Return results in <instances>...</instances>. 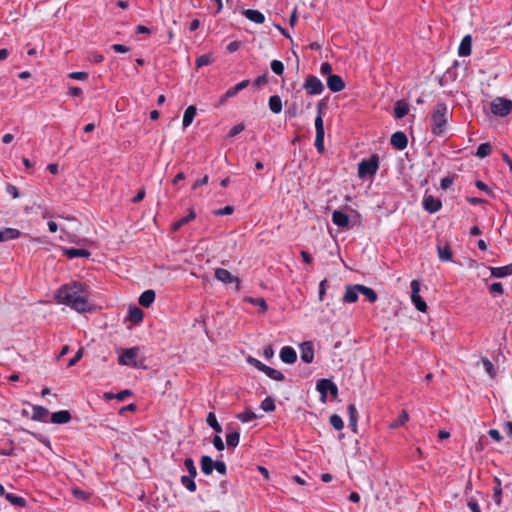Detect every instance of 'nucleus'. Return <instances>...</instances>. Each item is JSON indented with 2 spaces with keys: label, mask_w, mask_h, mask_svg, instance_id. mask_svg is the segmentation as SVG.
I'll return each mask as SVG.
<instances>
[{
  "label": "nucleus",
  "mask_w": 512,
  "mask_h": 512,
  "mask_svg": "<svg viewBox=\"0 0 512 512\" xmlns=\"http://www.w3.org/2000/svg\"><path fill=\"white\" fill-rule=\"evenodd\" d=\"M489 291L492 294H500L502 295L504 293L503 286L500 282H494L490 285Z\"/></svg>",
  "instance_id": "obj_55"
},
{
  "label": "nucleus",
  "mask_w": 512,
  "mask_h": 512,
  "mask_svg": "<svg viewBox=\"0 0 512 512\" xmlns=\"http://www.w3.org/2000/svg\"><path fill=\"white\" fill-rule=\"evenodd\" d=\"M408 420H409L408 413L405 410H403L401 412V414L398 416V418L390 424V428L396 429V428L404 425Z\"/></svg>",
  "instance_id": "obj_43"
},
{
  "label": "nucleus",
  "mask_w": 512,
  "mask_h": 512,
  "mask_svg": "<svg viewBox=\"0 0 512 512\" xmlns=\"http://www.w3.org/2000/svg\"><path fill=\"white\" fill-rule=\"evenodd\" d=\"M213 445L218 451L224 450V443L220 436L216 435L213 439Z\"/></svg>",
  "instance_id": "obj_64"
},
{
  "label": "nucleus",
  "mask_w": 512,
  "mask_h": 512,
  "mask_svg": "<svg viewBox=\"0 0 512 512\" xmlns=\"http://www.w3.org/2000/svg\"><path fill=\"white\" fill-rule=\"evenodd\" d=\"M493 482V500L499 506L502 503V484L501 480L498 477H495Z\"/></svg>",
  "instance_id": "obj_30"
},
{
  "label": "nucleus",
  "mask_w": 512,
  "mask_h": 512,
  "mask_svg": "<svg viewBox=\"0 0 512 512\" xmlns=\"http://www.w3.org/2000/svg\"><path fill=\"white\" fill-rule=\"evenodd\" d=\"M248 362L252 366H254L256 369H258L259 371L265 373L269 378H271L273 380L282 381L285 378L284 374L281 371L276 370V369H274V368H272L270 366L265 365L264 363H262L261 361H259L256 358L249 357L248 358Z\"/></svg>",
  "instance_id": "obj_5"
},
{
  "label": "nucleus",
  "mask_w": 512,
  "mask_h": 512,
  "mask_svg": "<svg viewBox=\"0 0 512 512\" xmlns=\"http://www.w3.org/2000/svg\"><path fill=\"white\" fill-rule=\"evenodd\" d=\"M233 212H234V207L227 205L223 208L216 210L214 213H215V215H218V216H224V215H230Z\"/></svg>",
  "instance_id": "obj_57"
},
{
  "label": "nucleus",
  "mask_w": 512,
  "mask_h": 512,
  "mask_svg": "<svg viewBox=\"0 0 512 512\" xmlns=\"http://www.w3.org/2000/svg\"><path fill=\"white\" fill-rule=\"evenodd\" d=\"M327 86L332 92H340L345 88V83L339 75L333 74L329 75Z\"/></svg>",
  "instance_id": "obj_14"
},
{
  "label": "nucleus",
  "mask_w": 512,
  "mask_h": 512,
  "mask_svg": "<svg viewBox=\"0 0 512 512\" xmlns=\"http://www.w3.org/2000/svg\"><path fill=\"white\" fill-rule=\"evenodd\" d=\"M72 494L78 498V499H81V500H88L89 499V493L85 492L84 490L78 488V487H75V488H72Z\"/></svg>",
  "instance_id": "obj_54"
},
{
  "label": "nucleus",
  "mask_w": 512,
  "mask_h": 512,
  "mask_svg": "<svg viewBox=\"0 0 512 512\" xmlns=\"http://www.w3.org/2000/svg\"><path fill=\"white\" fill-rule=\"evenodd\" d=\"M437 252L438 257L441 261H451L452 260V250L448 243H445L444 245L438 244L437 245Z\"/></svg>",
  "instance_id": "obj_25"
},
{
  "label": "nucleus",
  "mask_w": 512,
  "mask_h": 512,
  "mask_svg": "<svg viewBox=\"0 0 512 512\" xmlns=\"http://www.w3.org/2000/svg\"><path fill=\"white\" fill-rule=\"evenodd\" d=\"M249 84H250L249 80H243V81L237 83L236 85H234L233 87H230L226 91V96H230L231 98L236 96L240 91L247 88L249 86Z\"/></svg>",
  "instance_id": "obj_33"
},
{
  "label": "nucleus",
  "mask_w": 512,
  "mask_h": 512,
  "mask_svg": "<svg viewBox=\"0 0 512 512\" xmlns=\"http://www.w3.org/2000/svg\"><path fill=\"white\" fill-rule=\"evenodd\" d=\"M490 271H491V275L492 276L498 277V278L506 277V276L511 275L507 265L506 266H502V267H492L490 269Z\"/></svg>",
  "instance_id": "obj_41"
},
{
  "label": "nucleus",
  "mask_w": 512,
  "mask_h": 512,
  "mask_svg": "<svg viewBox=\"0 0 512 512\" xmlns=\"http://www.w3.org/2000/svg\"><path fill=\"white\" fill-rule=\"evenodd\" d=\"M471 46H472V37L471 35H466L461 40V43L458 48L459 56L466 57L471 55Z\"/></svg>",
  "instance_id": "obj_18"
},
{
  "label": "nucleus",
  "mask_w": 512,
  "mask_h": 512,
  "mask_svg": "<svg viewBox=\"0 0 512 512\" xmlns=\"http://www.w3.org/2000/svg\"><path fill=\"white\" fill-rule=\"evenodd\" d=\"M271 70L276 75H282L283 72H284V64L281 61H279V60H273L271 62Z\"/></svg>",
  "instance_id": "obj_53"
},
{
  "label": "nucleus",
  "mask_w": 512,
  "mask_h": 512,
  "mask_svg": "<svg viewBox=\"0 0 512 512\" xmlns=\"http://www.w3.org/2000/svg\"><path fill=\"white\" fill-rule=\"evenodd\" d=\"M215 278L224 283V284H230L235 283V289L239 291L241 289L240 280L238 277L232 275L227 269L224 268H217L214 272Z\"/></svg>",
  "instance_id": "obj_9"
},
{
  "label": "nucleus",
  "mask_w": 512,
  "mask_h": 512,
  "mask_svg": "<svg viewBox=\"0 0 512 512\" xmlns=\"http://www.w3.org/2000/svg\"><path fill=\"white\" fill-rule=\"evenodd\" d=\"M236 418L243 423H247L255 420L257 418V415L251 409H247L244 412L237 414Z\"/></svg>",
  "instance_id": "obj_39"
},
{
  "label": "nucleus",
  "mask_w": 512,
  "mask_h": 512,
  "mask_svg": "<svg viewBox=\"0 0 512 512\" xmlns=\"http://www.w3.org/2000/svg\"><path fill=\"white\" fill-rule=\"evenodd\" d=\"M214 469L222 475L227 472L226 464L223 461H214Z\"/></svg>",
  "instance_id": "obj_60"
},
{
  "label": "nucleus",
  "mask_w": 512,
  "mask_h": 512,
  "mask_svg": "<svg viewBox=\"0 0 512 512\" xmlns=\"http://www.w3.org/2000/svg\"><path fill=\"white\" fill-rule=\"evenodd\" d=\"M357 288V284L346 286L343 301L346 303H355L358 300V293H360V291L357 290Z\"/></svg>",
  "instance_id": "obj_21"
},
{
  "label": "nucleus",
  "mask_w": 512,
  "mask_h": 512,
  "mask_svg": "<svg viewBox=\"0 0 512 512\" xmlns=\"http://www.w3.org/2000/svg\"><path fill=\"white\" fill-rule=\"evenodd\" d=\"M83 356V349L80 348L77 353L75 354V356L73 358H71L68 362V367H72L74 366Z\"/></svg>",
  "instance_id": "obj_61"
},
{
  "label": "nucleus",
  "mask_w": 512,
  "mask_h": 512,
  "mask_svg": "<svg viewBox=\"0 0 512 512\" xmlns=\"http://www.w3.org/2000/svg\"><path fill=\"white\" fill-rule=\"evenodd\" d=\"M195 217H196V214H195L194 210L190 209L189 213L186 216L180 218L178 221L173 223V230L176 231V230L180 229L183 225H186L190 221L194 220Z\"/></svg>",
  "instance_id": "obj_34"
},
{
  "label": "nucleus",
  "mask_w": 512,
  "mask_h": 512,
  "mask_svg": "<svg viewBox=\"0 0 512 512\" xmlns=\"http://www.w3.org/2000/svg\"><path fill=\"white\" fill-rule=\"evenodd\" d=\"M316 389L320 393V400L324 403L327 399V394L330 393L332 397H337L338 387L330 379H320L317 381Z\"/></svg>",
  "instance_id": "obj_4"
},
{
  "label": "nucleus",
  "mask_w": 512,
  "mask_h": 512,
  "mask_svg": "<svg viewBox=\"0 0 512 512\" xmlns=\"http://www.w3.org/2000/svg\"><path fill=\"white\" fill-rule=\"evenodd\" d=\"M321 107H322V102H319L318 103V115L315 119L316 133H325L323 119H322V113H321Z\"/></svg>",
  "instance_id": "obj_44"
},
{
  "label": "nucleus",
  "mask_w": 512,
  "mask_h": 512,
  "mask_svg": "<svg viewBox=\"0 0 512 512\" xmlns=\"http://www.w3.org/2000/svg\"><path fill=\"white\" fill-rule=\"evenodd\" d=\"M243 15L248 20H250V21H252L254 23H257V24H262L265 21L264 14L261 13L260 11H258V10L246 9V10L243 11Z\"/></svg>",
  "instance_id": "obj_23"
},
{
  "label": "nucleus",
  "mask_w": 512,
  "mask_h": 512,
  "mask_svg": "<svg viewBox=\"0 0 512 512\" xmlns=\"http://www.w3.org/2000/svg\"><path fill=\"white\" fill-rule=\"evenodd\" d=\"M300 357L301 360L307 364L313 362L314 349L311 342H304L300 345Z\"/></svg>",
  "instance_id": "obj_12"
},
{
  "label": "nucleus",
  "mask_w": 512,
  "mask_h": 512,
  "mask_svg": "<svg viewBox=\"0 0 512 512\" xmlns=\"http://www.w3.org/2000/svg\"><path fill=\"white\" fill-rule=\"evenodd\" d=\"M244 125L243 124H237L235 125L234 127H232L229 131V137H234L236 135H238L240 132H242L244 130Z\"/></svg>",
  "instance_id": "obj_63"
},
{
  "label": "nucleus",
  "mask_w": 512,
  "mask_h": 512,
  "mask_svg": "<svg viewBox=\"0 0 512 512\" xmlns=\"http://www.w3.org/2000/svg\"><path fill=\"white\" fill-rule=\"evenodd\" d=\"M452 117V110L444 102H438L431 114V132L435 136H443Z\"/></svg>",
  "instance_id": "obj_2"
},
{
  "label": "nucleus",
  "mask_w": 512,
  "mask_h": 512,
  "mask_svg": "<svg viewBox=\"0 0 512 512\" xmlns=\"http://www.w3.org/2000/svg\"><path fill=\"white\" fill-rule=\"evenodd\" d=\"M328 282L326 279L322 280L319 284V300L322 301L326 293Z\"/></svg>",
  "instance_id": "obj_62"
},
{
  "label": "nucleus",
  "mask_w": 512,
  "mask_h": 512,
  "mask_svg": "<svg viewBox=\"0 0 512 512\" xmlns=\"http://www.w3.org/2000/svg\"><path fill=\"white\" fill-rule=\"evenodd\" d=\"M184 465L187 468L188 473H189V475H191V477L197 476V469L195 467V464H194V461L192 458H186L184 460Z\"/></svg>",
  "instance_id": "obj_51"
},
{
  "label": "nucleus",
  "mask_w": 512,
  "mask_h": 512,
  "mask_svg": "<svg viewBox=\"0 0 512 512\" xmlns=\"http://www.w3.org/2000/svg\"><path fill=\"white\" fill-rule=\"evenodd\" d=\"M491 112L499 117H505L512 111V100L498 97L491 102Z\"/></svg>",
  "instance_id": "obj_6"
},
{
  "label": "nucleus",
  "mask_w": 512,
  "mask_h": 512,
  "mask_svg": "<svg viewBox=\"0 0 512 512\" xmlns=\"http://www.w3.org/2000/svg\"><path fill=\"white\" fill-rule=\"evenodd\" d=\"M240 434L239 432H231L226 435V443L228 447H236L239 444Z\"/></svg>",
  "instance_id": "obj_47"
},
{
  "label": "nucleus",
  "mask_w": 512,
  "mask_h": 512,
  "mask_svg": "<svg viewBox=\"0 0 512 512\" xmlns=\"http://www.w3.org/2000/svg\"><path fill=\"white\" fill-rule=\"evenodd\" d=\"M71 418V413L68 410H60L52 413L51 422L54 424H66Z\"/></svg>",
  "instance_id": "obj_16"
},
{
  "label": "nucleus",
  "mask_w": 512,
  "mask_h": 512,
  "mask_svg": "<svg viewBox=\"0 0 512 512\" xmlns=\"http://www.w3.org/2000/svg\"><path fill=\"white\" fill-rule=\"evenodd\" d=\"M467 506L469 507L471 512H481L479 504L475 498L468 499Z\"/></svg>",
  "instance_id": "obj_58"
},
{
  "label": "nucleus",
  "mask_w": 512,
  "mask_h": 512,
  "mask_svg": "<svg viewBox=\"0 0 512 512\" xmlns=\"http://www.w3.org/2000/svg\"><path fill=\"white\" fill-rule=\"evenodd\" d=\"M357 287V290H359L360 293L369 300V302L374 303L377 301L378 295L372 288L361 284H357Z\"/></svg>",
  "instance_id": "obj_29"
},
{
  "label": "nucleus",
  "mask_w": 512,
  "mask_h": 512,
  "mask_svg": "<svg viewBox=\"0 0 512 512\" xmlns=\"http://www.w3.org/2000/svg\"><path fill=\"white\" fill-rule=\"evenodd\" d=\"M197 109L195 106L190 105L186 108L184 115H183V127L187 128L190 126L194 120V117L196 115Z\"/></svg>",
  "instance_id": "obj_28"
},
{
  "label": "nucleus",
  "mask_w": 512,
  "mask_h": 512,
  "mask_svg": "<svg viewBox=\"0 0 512 512\" xmlns=\"http://www.w3.org/2000/svg\"><path fill=\"white\" fill-rule=\"evenodd\" d=\"M268 83V72L266 71L264 74L258 76L255 80H254V85L257 86V87H261V86H264Z\"/></svg>",
  "instance_id": "obj_56"
},
{
  "label": "nucleus",
  "mask_w": 512,
  "mask_h": 512,
  "mask_svg": "<svg viewBox=\"0 0 512 512\" xmlns=\"http://www.w3.org/2000/svg\"><path fill=\"white\" fill-rule=\"evenodd\" d=\"M144 313L138 307L129 308V319L134 323H139L143 320Z\"/></svg>",
  "instance_id": "obj_37"
},
{
  "label": "nucleus",
  "mask_w": 512,
  "mask_h": 512,
  "mask_svg": "<svg viewBox=\"0 0 512 512\" xmlns=\"http://www.w3.org/2000/svg\"><path fill=\"white\" fill-rule=\"evenodd\" d=\"M280 359L287 364H292L297 359V353L294 348L285 346L280 351Z\"/></svg>",
  "instance_id": "obj_15"
},
{
  "label": "nucleus",
  "mask_w": 512,
  "mask_h": 512,
  "mask_svg": "<svg viewBox=\"0 0 512 512\" xmlns=\"http://www.w3.org/2000/svg\"><path fill=\"white\" fill-rule=\"evenodd\" d=\"M411 287V300L415 305L416 309L420 312H426L427 304L420 296V282L418 280H412L410 283Z\"/></svg>",
  "instance_id": "obj_7"
},
{
  "label": "nucleus",
  "mask_w": 512,
  "mask_h": 512,
  "mask_svg": "<svg viewBox=\"0 0 512 512\" xmlns=\"http://www.w3.org/2000/svg\"><path fill=\"white\" fill-rule=\"evenodd\" d=\"M6 499L13 505L24 507L26 506V499L17 495H14L12 493L5 494Z\"/></svg>",
  "instance_id": "obj_40"
},
{
  "label": "nucleus",
  "mask_w": 512,
  "mask_h": 512,
  "mask_svg": "<svg viewBox=\"0 0 512 512\" xmlns=\"http://www.w3.org/2000/svg\"><path fill=\"white\" fill-rule=\"evenodd\" d=\"M68 77L74 80H86L88 78L87 72H71Z\"/></svg>",
  "instance_id": "obj_59"
},
{
  "label": "nucleus",
  "mask_w": 512,
  "mask_h": 512,
  "mask_svg": "<svg viewBox=\"0 0 512 512\" xmlns=\"http://www.w3.org/2000/svg\"><path fill=\"white\" fill-rule=\"evenodd\" d=\"M22 431L27 434H30L31 436L36 438L39 442L43 443L44 445L50 446V440L48 439V437L44 436L43 434L35 433V432L29 431L27 429H22Z\"/></svg>",
  "instance_id": "obj_50"
},
{
  "label": "nucleus",
  "mask_w": 512,
  "mask_h": 512,
  "mask_svg": "<svg viewBox=\"0 0 512 512\" xmlns=\"http://www.w3.org/2000/svg\"><path fill=\"white\" fill-rule=\"evenodd\" d=\"M206 422L216 433L222 432V427L218 423L216 415L213 412L208 413Z\"/></svg>",
  "instance_id": "obj_38"
},
{
  "label": "nucleus",
  "mask_w": 512,
  "mask_h": 512,
  "mask_svg": "<svg viewBox=\"0 0 512 512\" xmlns=\"http://www.w3.org/2000/svg\"><path fill=\"white\" fill-rule=\"evenodd\" d=\"M324 134L325 133H316L315 137V147L317 151L322 154L325 150L324 148Z\"/></svg>",
  "instance_id": "obj_52"
},
{
  "label": "nucleus",
  "mask_w": 512,
  "mask_h": 512,
  "mask_svg": "<svg viewBox=\"0 0 512 512\" xmlns=\"http://www.w3.org/2000/svg\"><path fill=\"white\" fill-rule=\"evenodd\" d=\"M89 296L88 286L78 281L61 286L55 294L58 303L65 304L80 313L90 311Z\"/></svg>",
  "instance_id": "obj_1"
},
{
  "label": "nucleus",
  "mask_w": 512,
  "mask_h": 512,
  "mask_svg": "<svg viewBox=\"0 0 512 512\" xmlns=\"http://www.w3.org/2000/svg\"><path fill=\"white\" fill-rule=\"evenodd\" d=\"M213 60L214 59L211 55L203 54L196 59V61H195L196 68H201L203 66L210 65L213 62Z\"/></svg>",
  "instance_id": "obj_46"
},
{
  "label": "nucleus",
  "mask_w": 512,
  "mask_h": 512,
  "mask_svg": "<svg viewBox=\"0 0 512 512\" xmlns=\"http://www.w3.org/2000/svg\"><path fill=\"white\" fill-rule=\"evenodd\" d=\"M244 301L258 306L262 313L266 312L268 309V305L264 298H253L251 296H246Z\"/></svg>",
  "instance_id": "obj_35"
},
{
  "label": "nucleus",
  "mask_w": 512,
  "mask_h": 512,
  "mask_svg": "<svg viewBox=\"0 0 512 512\" xmlns=\"http://www.w3.org/2000/svg\"><path fill=\"white\" fill-rule=\"evenodd\" d=\"M201 470L205 475H210L214 470V461L210 456L201 457Z\"/></svg>",
  "instance_id": "obj_31"
},
{
  "label": "nucleus",
  "mask_w": 512,
  "mask_h": 512,
  "mask_svg": "<svg viewBox=\"0 0 512 512\" xmlns=\"http://www.w3.org/2000/svg\"><path fill=\"white\" fill-rule=\"evenodd\" d=\"M409 113V105L403 101H397L394 107V116L401 119Z\"/></svg>",
  "instance_id": "obj_27"
},
{
  "label": "nucleus",
  "mask_w": 512,
  "mask_h": 512,
  "mask_svg": "<svg viewBox=\"0 0 512 512\" xmlns=\"http://www.w3.org/2000/svg\"><path fill=\"white\" fill-rule=\"evenodd\" d=\"M138 352H139L138 347L121 349L119 359H118L119 363L121 365L136 367L135 359L138 355Z\"/></svg>",
  "instance_id": "obj_10"
},
{
  "label": "nucleus",
  "mask_w": 512,
  "mask_h": 512,
  "mask_svg": "<svg viewBox=\"0 0 512 512\" xmlns=\"http://www.w3.org/2000/svg\"><path fill=\"white\" fill-rule=\"evenodd\" d=\"M349 414V426L353 432H357V421H358V412L356 406L354 404H349L348 407Z\"/></svg>",
  "instance_id": "obj_26"
},
{
  "label": "nucleus",
  "mask_w": 512,
  "mask_h": 512,
  "mask_svg": "<svg viewBox=\"0 0 512 512\" xmlns=\"http://www.w3.org/2000/svg\"><path fill=\"white\" fill-rule=\"evenodd\" d=\"M155 297H156V294H155V291L154 290H146L144 291L139 299H138V303L142 306V307H145V308H148L152 305V303L155 301Z\"/></svg>",
  "instance_id": "obj_19"
},
{
  "label": "nucleus",
  "mask_w": 512,
  "mask_h": 512,
  "mask_svg": "<svg viewBox=\"0 0 512 512\" xmlns=\"http://www.w3.org/2000/svg\"><path fill=\"white\" fill-rule=\"evenodd\" d=\"M49 415V410L44 406L35 405L33 406V414H32V420L34 421H40V422H47V417Z\"/></svg>",
  "instance_id": "obj_20"
},
{
  "label": "nucleus",
  "mask_w": 512,
  "mask_h": 512,
  "mask_svg": "<svg viewBox=\"0 0 512 512\" xmlns=\"http://www.w3.org/2000/svg\"><path fill=\"white\" fill-rule=\"evenodd\" d=\"M21 236V232L15 228H4L0 230V242L14 240Z\"/></svg>",
  "instance_id": "obj_24"
},
{
  "label": "nucleus",
  "mask_w": 512,
  "mask_h": 512,
  "mask_svg": "<svg viewBox=\"0 0 512 512\" xmlns=\"http://www.w3.org/2000/svg\"><path fill=\"white\" fill-rule=\"evenodd\" d=\"M491 151L492 147L490 143H481L477 148L476 156L479 158H484L490 155Z\"/></svg>",
  "instance_id": "obj_42"
},
{
  "label": "nucleus",
  "mask_w": 512,
  "mask_h": 512,
  "mask_svg": "<svg viewBox=\"0 0 512 512\" xmlns=\"http://www.w3.org/2000/svg\"><path fill=\"white\" fill-rule=\"evenodd\" d=\"M261 409L264 410L265 412H273L275 409H276V406H275V403H274V400L271 398V397H266L262 402H261Z\"/></svg>",
  "instance_id": "obj_48"
},
{
  "label": "nucleus",
  "mask_w": 512,
  "mask_h": 512,
  "mask_svg": "<svg viewBox=\"0 0 512 512\" xmlns=\"http://www.w3.org/2000/svg\"><path fill=\"white\" fill-rule=\"evenodd\" d=\"M269 109L274 114H279L282 111V100L278 95H273L269 98Z\"/></svg>",
  "instance_id": "obj_32"
},
{
  "label": "nucleus",
  "mask_w": 512,
  "mask_h": 512,
  "mask_svg": "<svg viewBox=\"0 0 512 512\" xmlns=\"http://www.w3.org/2000/svg\"><path fill=\"white\" fill-rule=\"evenodd\" d=\"M379 168L378 157L376 155L371 156L368 160H362L358 164V176L365 178L367 176H373L376 174Z\"/></svg>",
  "instance_id": "obj_3"
},
{
  "label": "nucleus",
  "mask_w": 512,
  "mask_h": 512,
  "mask_svg": "<svg viewBox=\"0 0 512 512\" xmlns=\"http://www.w3.org/2000/svg\"><path fill=\"white\" fill-rule=\"evenodd\" d=\"M195 477H191V475H183L181 476V484L190 492L196 491V484L194 481Z\"/></svg>",
  "instance_id": "obj_36"
},
{
  "label": "nucleus",
  "mask_w": 512,
  "mask_h": 512,
  "mask_svg": "<svg viewBox=\"0 0 512 512\" xmlns=\"http://www.w3.org/2000/svg\"><path fill=\"white\" fill-rule=\"evenodd\" d=\"M62 252L69 259H74L77 257L88 258L91 253L86 249H77V248H63Z\"/></svg>",
  "instance_id": "obj_17"
},
{
  "label": "nucleus",
  "mask_w": 512,
  "mask_h": 512,
  "mask_svg": "<svg viewBox=\"0 0 512 512\" xmlns=\"http://www.w3.org/2000/svg\"><path fill=\"white\" fill-rule=\"evenodd\" d=\"M332 222L338 227H347L349 225V217L344 212L335 210L332 213Z\"/></svg>",
  "instance_id": "obj_22"
},
{
  "label": "nucleus",
  "mask_w": 512,
  "mask_h": 512,
  "mask_svg": "<svg viewBox=\"0 0 512 512\" xmlns=\"http://www.w3.org/2000/svg\"><path fill=\"white\" fill-rule=\"evenodd\" d=\"M329 421L333 428L338 431L342 430L344 427L343 420L338 414L331 415Z\"/></svg>",
  "instance_id": "obj_49"
},
{
  "label": "nucleus",
  "mask_w": 512,
  "mask_h": 512,
  "mask_svg": "<svg viewBox=\"0 0 512 512\" xmlns=\"http://www.w3.org/2000/svg\"><path fill=\"white\" fill-rule=\"evenodd\" d=\"M482 364H483V368L485 370V372L491 377V378H494L496 377L497 375V370L495 369L493 363L487 359V358H484L482 359Z\"/></svg>",
  "instance_id": "obj_45"
},
{
  "label": "nucleus",
  "mask_w": 512,
  "mask_h": 512,
  "mask_svg": "<svg viewBox=\"0 0 512 512\" xmlns=\"http://www.w3.org/2000/svg\"><path fill=\"white\" fill-rule=\"evenodd\" d=\"M423 207L429 213H436L442 207L441 201L431 195L424 197Z\"/></svg>",
  "instance_id": "obj_13"
},
{
  "label": "nucleus",
  "mask_w": 512,
  "mask_h": 512,
  "mask_svg": "<svg viewBox=\"0 0 512 512\" xmlns=\"http://www.w3.org/2000/svg\"><path fill=\"white\" fill-rule=\"evenodd\" d=\"M303 87L309 95H319L324 91L323 83L314 75L306 77Z\"/></svg>",
  "instance_id": "obj_8"
},
{
  "label": "nucleus",
  "mask_w": 512,
  "mask_h": 512,
  "mask_svg": "<svg viewBox=\"0 0 512 512\" xmlns=\"http://www.w3.org/2000/svg\"><path fill=\"white\" fill-rule=\"evenodd\" d=\"M391 145L397 150H404L408 145V139L404 132L397 131L391 135Z\"/></svg>",
  "instance_id": "obj_11"
}]
</instances>
